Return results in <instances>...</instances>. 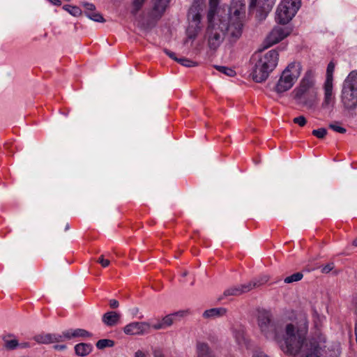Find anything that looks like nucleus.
Returning <instances> with one entry per match:
<instances>
[{
	"mask_svg": "<svg viewBox=\"0 0 357 357\" xmlns=\"http://www.w3.org/2000/svg\"><path fill=\"white\" fill-rule=\"evenodd\" d=\"M257 324L261 332L269 339H275L281 350L287 355L301 354L305 357H339L340 344L327 342L326 337L320 333L305 340L308 324L303 317L300 327L288 324L284 327L285 333L281 337L278 333L282 327L275 323L271 313L266 310H258Z\"/></svg>",
	"mask_w": 357,
	"mask_h": 357,
	"instance_id": "nucleus-1",
	"label": "nucleus"
},
{
	"mask_svg": "<svg viewBox=\"0 0 357 357\" xmlns=\"http://www.w3.org/2000/svg\"><path fill=\"white\" fill-rule=\"evenodd\" d=\"M219 0H209L205 38L211 50H217L225 39L236 42L241 36L242 19L245 13L244 0H232L229 7H218Z\"/></svg>",
	"mask_w": 357,
	"mask_h": 357,
	"instance_id": "nucleus-2",
	"label": "nucleus"
},
{
	"mask_svg": "<svg viewBox=\"0 0 357 357\" xmlns=\"http://www.w3.org/2000/svg\"><path fill=\"white\" fill-rule=\"evenodd\" d=\"M314 80L311 73H307L299 85L292 92L297 104L312 108L317 101V93L314 89Z\"/></svg>",
	"mask_w": 357,
	"mask_h": 357,
	"instance_id": "nucleus-3",
	"label": "nucleus"
},
{
	"mask_svg": "<svg viewBox=\"0 0 357 357\" xmlns=\"http://www.w3.org/2000/svg\"><path fill=\"white\" fill-rule=\"evenodd\" d=\"M279 54L276 50H272L264 54L255 63L252 72V79L256 82H262L276 68Z\"/></svg>",
	"mask_w": 357,
	"mask_h": 357,
	"instance_id": "nucleus-4",
	"label": "nucleus"
},
{
	"mask_svg": "<svg viewBox=\"0 0 357 357\" xmlns=\"http://www.w3.org/2000/svg\"><path fill=\"white\" fill-rule=\"evenodd\" d=\"M341 101L347 109L357 107V70L351 71L344 79L341 91Z\"/></svg>",
	"mask_w": 357,
	"mask_h": 357,
	"instance_id": "nucleus-5",
	"label": "nucleus"
},
{
	"mask_svg": "<svg viewBox=\"0 0 357 357\" xmlns=\"http://www.w3.org/2000/svg\"><path fill=\"white\" fill-rule=\"evenodd\" d=\"M301 73V66L298 62L289 63L282 71L281 76L278 81L275 91L278 93H282L289 90Z\"/></svg>",
	"mask_w": 357,
	"mask_h": 357,
	"instance_id": "nucleus-6",
	"label": "nucleus"
},
{
	"mask_svg": "<svg viewBox=\"0 0 357 357\" xmlns=\"http://www.w3.org/2000/svg\"><path fill=\"white\" fill-rule=\"evenodd\" d=\"M170 0H152V8L146 13V18L139 20V24L145 29L153 27L165 13Z\"/></svg>",
	"mask_w": 357,
	"mask_h": 357,
	"instance_id": "nucleus-7",
	"label": "nucleus"
},
{
	"mask_svg": "<svg viewBox=\"0 0 357 357\" xmlns=\"http://www.w3.org/2000/svg\"><path fill=\"white\" fill-rule=\"evenodd\" d=\"M204 5V0H195L189 10L188 17L190 25L188 29V34L191 39H194L201 29V12L203 10Z\"/></svg>",
	"mask_w": 357,
	"mask_h": 357,
	"instance_id": "nucleus-8",
	"label": "nucleus"
},
{
	"mask_svg": "<svg viewBox=\"0 0 357 357\" xmlns=\"http://www.w3.org/2000/svg\"><path fill=\"white\" fill-rule=\"evenodd\" d=\"M301 6V0H283L277 8L276 20L282 24H287Z\"/></svg>",
	"mask_w": 357,
	"mask_h": 357,
	"instance_id": "nucleus-9",
	"label": "nucleus"
},
{
	"mask_svg": "<svg viewBox=\"0 0 357 357\" xmlns=\"http://www.w3.org/2000/svg\"><path fill=\"white\" fill-rule=\"evenodd\" d=\"M266 281V280H264L263 282H260L259 280H255L248 282L247 284H237L230 287L224 291L222 297L220 298V299H222L223 297L238 296L244 293L250 291L257 287H259Z\"/></svg>",
	"mask_w": 357,
	"mask_h": 357,
	"instance_id": "nucleus-10",
	"label": "nucleus"
},
{
	"mask_svg": "<svg viewBox=\"0 0 357 357\" xmlns=\"http://www.w3.org/2000/svg\"><path fill=\"white\" fill-rule=\"evenodd\" d=\"M290 33V30L287 27L275 26L265 39V47H269L286 38Z\"/></svg>",
	"mask_w": 357,
	"mask_h": 357,
	"instance_id": "nucleus-11",
	"label": "nucleus"
},
{
	"mask_svg": "<svg viewBox=\"0 0 357 357\" xmlns=\"http://www.w3.org/2000/svg\"><path fill=\"white\" fill-rule=\"evenodd\" d=\"M275 3V0H251L250 3V8L257 7V17L259 20H262L266 17L268 13L273 8Z\"/></svg>",
	"mask_w": 357,
	"mask_h": 357,
	"instance_id": "nucleus-12",
	"label": "nucleus"
},
{
	"mask_svg": "<svg viewBox=\"0 0 357 357\" xmlns=\"http://www.w3.org/2000/svg\"><path fill=\"white\" fill-rule=\"evenodd\" d=\"M184 311H178L174 313L169 314L164 317L161 321L153 324L152 328L155 330L165 329L170 327L174 322L178 321L185 315Z\"/></svg>",
	"mask_w": 357,
	"mask_h": 357,
	"instance_id": "nucleus-13",
	"label": "nucleus"
},
{
	"mask_svg": "<svg viewBox=\"0 0 357 357\" xmlns=\"http://www.w3.org/2000/svg\"><path fill=\"white\" fill-rule=\"evenodd\" d=\"M151 325L147 322H132L126 325L123 331L127 335H136L147 333Z\"/></svg>",
	"mask_w": 357,
	"mask_h": 357,
	"instance_id": "nucleus-14",
	"label": "nucleus"
},
{
	"mask_svg": "<svg viewBox=\"0 0 357 357\" xmlns=\"http://www.w3.org/2000/svg\"><path fill=\"white\" fill-rule=\"evenodd\" d=\"M324 91V98L321 106L323 108H327L329 105L333 104L335 100L333 82L325 81Z\"/></svg>",
	"mask_w": 357,
	"mask_h": 357,
	"instance_id": "nucleus-15",
	"label": "nucleus"
},
{
	"mask_svg": "<svg viewBox=\"0 0 357 357\" xmlns=\"http://www.w3.org/2000/svg\"><path fill=\"white\" fill-rule=\"evenodd\" d=\"M34 340L39 344H50L63 341V336L59 334H39L33 337Z\"/></svg>",
	"mask_w": 357,
	"mask_h": 357,
	"instance_id": "nucleus-16",
	"label": "nucleus"
},
{
	"mask_svg": "<svg viewBox=\"0 0 357 357\" xmlns=\"http://www.w3.org/2000/svg\"><path fill=\"white\" fill-rule=\"evenodd\" d=\"M63 340L67 339L70 340L75 337H91L92 334L89 331L82 329V328H76V329H68L63 332L62 335Z\"/></svg>",
	"mask_w": 357,
	"mask_h": 357,
	"instance_id": "nucleus-17",
	"label": "nucleus"
},
{
	"mask_svg": "<svg viewBox=\"0 0 357 357\" xmlns=\"http://www.w3.org/2000/svg\"><path fill=\"white\" fill-rule=\"evenodd\" d=\"M121 319V314L114 311H109L105 313L102 317V321L107 326H116Z\"/></svg>",
	"mask_w": 357,
	"mask_h": 357,
	"instance_id": "nucleus-18",
	"label": "nucleus"
},
{
	"mask_svg": "<svg viewBox=\"0 0 357 357\" xmlns=\"http://www.w3.org/2000/svg\"><path fill=\"white\" fill-rule=\"evenodd\" d=\"M196 349L197 357H214L209 346L205 342H197Z\"/></svg>",
	"mask_w": 357,
	"mask_h": 357,
	"instance_id": "nucleus-19",
	"label": "nucleus"
},
{
	"mask_svg": "<svg viewBox=\"0 0 357 357\" xmlns=\"http://www.w3.org/2000/svg\"><path fill=\"white\" fill-rule=\"evenodd\" d=\"M226 312L227 310L224 307L211 308L204 312L203 317L206 319H213L225 315Z\"/></svg>",
	"mask_w": 357,
	"mask_h": 357,
	"instance_id": "nucleus-20",
	"label": "nucleus"
},
{
	"mask_svg": "<svg viewBox=\"0 0 357 357\" xmlns=\"http://www.w3.org/2000/svg\"><path fill=\"white\" fill-rule=\"evenodd\" d=\"M93 347L89 343H79L75 346V354L79 356H86L92 351Z\"/></svg>",
	"mask_w": 357,
	"mask_h": 357,
	"instance_id": "nucleus-21",
	"label": "nucleus"
},
{
	"mask_svg": "<svg viewBox=\"0 0 357 357\" xmlns=\"http://www.w3.org/2000/svg\"><path fill=\"white\" fill-rule=\"evenodd\" d=\"M10 335H8V337H5L3 338L4 347L8 350L16 349L17 348H18L20 343L18 342L17 339H10Z\"/></svg>",
	"mask_w": 357,
	"mask_h": 357,
	"instance_id": "nucleus-22",
	"label": "nucleus"
},
{
	"mask_svg": "<svg viewBox=\"0 0 357 357\" xmlns=\"http://www.w3.org/2000/svg\"><path fill=\"white\" fill-rule=\"evenodd\" d=\"M146 0H133L131 6L130 13L132 16L136 17L137 13L142 9Z\"/></svg>",
	"mask_w": 357,
	"mask_h": 357,
	"instance_id": "nucleus-23",
	"label": "nucleus"
},
{
	"mask_svg": "<svg viewBox=\"0 0 357 357\" xmlns=\"http://www.w3.org/2000/svg\"><path fill=\"white\" fill-rule=\"evenodd\" d=\"M114 345V342L109 339H102L96 342V347L99 349H102L106 347H112Z\"/></svg>",
	"mask_w": 357,
	"mask_h": 357,
	"instance_id": "nucleus-24",
	"label": "nucleus"
},
{
	"mask_svg": "<svg viewBox=\"0 0 357 357\" xmlns=\"http://www.w3.org/2000/svg\"><path fill=\"white\" fill-rule=\"evenodd\" d=\"M303 277V273L300 272L295 273L291 275L287 276L284 278V282L285 283H292L294 282L300 281Z\"/></svg>",
	"mask_w": 357,
	"mask_h": 357,
	"instance_id": "nucleus-25",
	"label": "nucleus"
},
{
	"mask_svg": "<svg viewBox=\"0 0 357 357\" xmlns=\"http://www.w3.org/2000/svg\"><path fill=\"white\" fill-rule=\"evenodd\" d=\"M233 335L238 344H241L245 342L244 332L241 329H234Z\"/></svg>",
	"mask_w": 357,
	"mask_h": 357,
	"instance_id": "nucleus-26",
	"label": "nucleus"
},
{
	"mask_svg": "<svg viewBox=\"0 0 357 357\" xmlns=\"http://www.w3.org/2000/svg\"><path fill=\"white\" fill-rule=\"evenodd\" d=\"M215 68L221 73L225 74L229 77H234L236 75L235 71L230 68L222 66H215Z\"/></svg>",
	"mask_w": 357,
	"mask_h": 357,
	"instance_id": "nucleus-27",
	"label": "nucleus"
},
{
	"mask_svg": "<svg viewBox=\"0 0 357 357\" xmlns=\"http://www.w3.org/2000/svg\"><path fill=\"white\" fill-rule=\"evenodd\" d=\"M335 70V64L331 61L327 66L326 69V78L325 81L333 82V72Z\"/></svg>",
	"mask_w": 357,
	"mask_h": 357,
	"instance_id": "nucleus-28",
	"label": "nucleus"
},
{
	"mask_svg": "<svg viewBox=\"0 0 357 357\" xmlns=\"http://www.w3.org/2000/svg\"><path fill=\"white\" fill-rule=\"evenodd\" d=\"M63 9H65L66 11H68L70 14H71L73 16H78L82 13V10L77 6L66 5L63 6Z\"/></svg>",
	"mask_w": 357,
	"mask_h": 357,
	"instance_id": "nucleus-29",
	"label": "nucleus"
},
{
	"mask_svg": "<svg viewBox=\"0 0 357 357\" xmlns=\"http://www.w3.org/2000/svg\"><path fill=\"white\" fill-rule=\"evenodd\" d=\"M176 61L185 67H193L197 66L196 62L185 57L178 58Z\"/></svg>",
	"mask_w": 357,
	"mask_h": 357,
	"instance_id": "nucleus-30",
	"label": "nucleus"
},
{
	"mask_svg": "<svg viewBox=\"0 0 357 357\" xmlns=\"http://www.w3.org/2000/svg\"><path fill=\"white\" fill-rule=\"evenodd\" d=\"M86 16L95 21V22H105V20L103 18V17L102 16V15L99 13H95V12H92V13H86Z\"/></svg>",
	"mask_w": 357,
	"mask_h": 357,
	"instance_id": "nucleus-31",
	"label": "nucleus"
},
{
	"mask_svg": "<svg viewBox=\"0 0 357 357\" xmlns=\"http://www.w3.org/2000/svg\"><path fill=\"white\" fill-rule=\"evenodd\" d=\"M329 128L333 130L339 132V133H345L346 129L340 126V123L338 122H335L329 124Z\"/></svg>",
	"mask_w": 357,
	"mask_h": 357,
	"instance_id": "nucleus-32",
	"label": "nucleus"
},
{
	"mask_svg": "<svg viewBox=\"0 0 357 357\" xmlns=\"http://www.w3.org/2000/svg\"><path fill=\"white\" fill-rule=\"evenodd\" d=\"M326 134L327 130L324 128L312 130V135L319 139H323L326 135Z\"/></svg>",
	"mask_w": 357,
	"mask_h": 357,
	"instance_id": "nucleus-33",
	"label": "nucleus"
},
{
	"mask_svg": "<svg viewBox=\"0 0 357 357\" xmlns=\"http://www.w3.org/2000/svg\"><path fill=\"white\" fill-rule=\"evenodd\" d=\"M293 121L294 123H296L298 126L303 127L306 124L307 120L303 116H299L294 118Z\"/></svg>",
	"mask_w": 357,
	"mask_h": 357,
	"instance_id": "nucleus-34",
	"label": "nucleus"
},
{
	"mask_svg": "<svg viewBox=\"0 0 357 357\" xmlns=\"http://www.w3.org/2000/svg\"><path fill=\"white\" fill-rule=\"evenodd\" d=\"M82 4L86 10V13H92L95 10L96 7L93 3H88V2H84Z\"/></svg>",
	"mask_w": 357,
	"mask_h": 357,
	"instance_id": "nucleus-35",
	"label": "nucleus"
},
{
	"mask_svg": "<svg viewBox=\"0 0 357 357\" xmlns=\"http://www.w3.org/2000/svg\"><path fill=\"white\" fill-rule=\"evenodd\" d=\"M334 266H335L333 263L328 264L327 265L322 267L321 272L324 273H328L334 268Z\"/></svg>",
	"mask_w": 357,
	"mask_h": 357,
	"instance_id": "nucleus-36",
	"label": "nucleus"
},
{
	"mask_svg": "<svg viewBox=\"0 0 357 357\" xmlns=\"http://www.w3.org/2000/svg\"><path fill=\"white\" fill-rule=\"evenodd\" d=\"M98 262L100 263L102 266L107 267L109 265V260L105 259L103 255H101L99 259H98Z\"/></svg>",
	"mask_w": 357,
	"mask_h": 357,
	"instance_id": "nucleus-37",
	"label": "nucleus"
},
{
	"mask_svg": "<svg viewBox=\"0 0 357 357\" xmlns=\"http://www.w3.org/2000/svg\"><path fill=\"white\" fill-rule=\"evenodd\" d=\"M164 52L169 57L171 58L172 59L174 60V61H177L178 58L176 56V54L174 52L167 50V49H164Z\"/></svg>",
	"mask_w": 357,
	"mask_h": 357,
	"instance_id": "nucleus-38",
	"label": "nucleus"
},
{
	"mask_svg": "<svg viewBox=\"0 0 357 357\" xmlns=\"http://www.w3.org/2000/svg\"><path fill=\"white\" fill-rule=\"evenodd\" d=\"M252 357H268L264 352L261 351H256L254 352Z\"/></svg>",
	"mask_w": 357,
	"mask_h": 357,
	"instance_id": "nucleus-39",
	"label": "nucleus"
},
{
	"mask_svg": "<svg viewBox=\"0 0 357 357\" xmlns=\"http://www.w3.org/2000/svg\"><path fill=\"white\" fill-rule=\"evenodd\" d=\"M119 305V301L115 299H112L109 301V306L113 308H117Z\"/></svg>",
	"mask_w": 357,
	"mask_h": 357,
	"instance_id": "nucleus-40",
	"label": "nucleus"
},
{
	"mask_svg": "<svg viewBox=\"0 0 357 357\" xmlns=\"http://www.w3.org/2000/svg\"><path fill=\"white\" fill-rule=\"evenodd\" d=\"M53 347L54 349L59 351H63L66 349V346L65 344H56Z\"/></svg>",
	"mask_w": 357,
	"mask_h": 357,
	"instance_id": "nucleus-41",
	"label": "nucleus"
},
{
	"mask_svg": "<svg viewBox=\"0 0 357 357\" xmlns=\"http://www.w3.org/2000/svg\"><path fill=\"white\" fill-rule=\"evenodd\" d=\"M135 357H146L145 354L140 350H138L135 354Z\"/></svg>",
	"mask_w": 357,
	"mask_h": 357,
	"instance_id": "nucleus-42",
	"label": "nucleus"
},
{
	"mask_svg": "<svg viewBox=\"0 0 357 357\" xmlns=\"http://www.w3.org/2000/svg\"><path fill=\"white\" fill-rule=\"evenodd\" d=\"M27 347H29V343H28V342L20 343V345L18 346V348H20V349H25Z\"/></svg>",
	"mask_w": 357,
	"mask_h": 357,
	"instance_id": "nucleus-43",
	"label": "nucleus"
},
{
	"mask_svg": "<svg viewBox=\"0 0 357 357\" xmlns=\"http://www.w3.org/2000/svg\"><path fill=\"white\" fill-rule=\"evenodd\" d=\"M154 357H165L164 355L159 351H154Z\"/></svg>",
	"mask_w": 357,
	"mask_h": 357,
	"instance_id": "nucleus-44",
	"label": "nucleus"
},
{
	"mask_svg": "<svg viewBox=\"0 0 357 357\" xmlns=\"http://www.w3.org/2000/svg\"><path fill=\"white\" fill-rule=\"evenodd\" d=\"M51 3H52L54 5L59 6L61 5V2L60 0H49Z\"/></svg>",
	"mask_w": 357,
	"mask_h": 357,
	"instance_id": "nucleus-45",
	"label": "nucleus"
},
{
	"mask_svg": "<svg viewBox=\"0 0 357 357\" xmlns=\"http://www.w3.org/2000/svg\"><path fill=\"white\" fill-rule=\"evenodd\" d=\"M187 275H188V272H187V271H184V272L182 273V276H183V277H185Z\"/></svg>",
	"mask_w": 357,
	"mask_h": 357,
	"instance_id": "nucleus-46",
	"label": "nucleus"
},
{
	"mask_svg": "<svg viewBox=\"0 0 357 357\" xmlns=\"http://www.w3.org/2000/svg\"><path fill=\"white\" fill-rule=\"evenodd\" d=\"M354 245L357 246V238L354 241Z\"/></svg>",
	"mask_w": 357,
	"mask_h": 357,
	"instance_id": "nucleus-47",
	"label": "nucleus"
},
{
	"mask_svg": "<svg viewBox=\"0 0 357 357\" xmlns=\"http://www.w3.org/2000/svg\"><path fill=\"white\" fill-rule=\"evenodd\" d=\"M66 1H69L70 0H66Z\"/></svg>",
	"mask_w": 357,
	"mask_h": 357,
	"instance_id": "nucleus-48",
	"label": "nucleus"
}]
</instances>
